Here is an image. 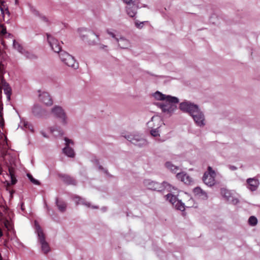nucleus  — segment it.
I'll use <instances>...</instances> for the list:
<instances>
[{"label":"nucleus","mask_w":260,"mask_h":260,"mask_svg":"<svg viewBox=\"0 0 260 260\" xmlns=\"http://www.w3.org/2000/svg\"><path fill=\"white\" fill-rule=\"evenodd\" d=\"M153 97L160 102H156L155 105L159 108L165 116H170L176 110L179 100L175 96L162 94L156 91Z\"/></svg>","instance_id":"nucleus-1"},{"label":"nucleus","mask_w":260,"mask_h":260,"mask_svg":"<svg viewBox=\"0 0 260 260\" xmlns=\"http://www.w3.org/2000/svg\"><path fill=\"white\" fill-rule=\"evenodd\" d=\"M35 232L38 235V241L40 245L41 251L43 253L47 254L50 251V247L48 243L46 241L45 236L38 222L35 221Z\"/></svg>","instance_id":"nucleus-2"},{"label":"nucleus","mask_w":260,"mask_h":260,"mask_svg":"<svg viewBox=\"0 0 260 260\" xmlns=\"http://www.w3.org/2000/svg\"><path fill=\"white\" fill-rule=\"evenodd\" d=\"M80 37L84 41H87L89 45H95L98 44L99 38L92 31L85 28L78 29Z\"/></svg>","instance_id":"nucleus-3"},{"label":"nucleus","mask_w":260,"mask_h":260,"mask_svg":"<svg viewBox=\"0 0 260 260\" xmlns=\"http://www.w3.org/2000/svg\"><path fill=\"white\" fill-rule=\"evenodd\" d=\"M143 185L149 189L157 191H161L165 189L168 191H171V185L165 181L160 183L150 179H145L143 181Z\"/></svg>","instance_id":"nucleus-4"},{"label":"nucleus","mask_w":260,"mask_h":260,"mask_svg":"<svg viewBox=\"0 0 260 260\" xmlns=\"http://www.w3.org/2000/svg\"><path fill=\"white\" fill-rule=\"evenodd\" d=\"M52 114L57 118L62 126H66L69 123V118L65 110L59 106H54L51 110Z\"/></svg>","instance_id":"nucleus-5"},{"label":"nucleus","mask_w":260,"mask_h":260,"mask_svg":"<svg viewBox=\"0 0 260 260\" xmlns=\"http://www.w3.org/2000/svg\"><path fill=\"white\" fill-rule=\"evenodd\" d=\"M123 137L132 144L140 147L146 146L148 144L147 140L138 133L127 134Z\"/></svg>","instance_id":"nucleus-6"},{"label":"nucleus","mask_w":260,"mask_h":260,"mask_svg":"<svg viewBox=\"0 0 260 260\" xmlns=\"http://www.w3.org/2000/svg\"><path fill=\"white\" fill-rule=\"evenodd\" d=\"M123 137L132 144L140 147L146 146L148 144L147 140L138 133L127 134Z\"/></svg>","instance_id":"nucleus-7"},{"label":"nucleus","mask_w":260,"mask_h":260,"mask_svg":"<svg viewBox=\"0 0 260 260\" xmlns=\"http://www.w3.org/2000/svg\"><path fill=\"white\" fill-rule=\"evenodd\" d=\"M59 57L64 63L68 66L76 69L78 68V63L76 61L74 57L65 51H60Z\"/></svg>","instance_id":"nucleus-8"},{"label":"nucleus","mask_w":260,"mask_h":260,"mask_svg":"<svg viewBox=\"0 0 260 260\" xmlns=\"http://www.w3.org/2000/svg\"><path fill=\"white\" fill-rule=\"evenodd\" d=\"M198 108L199 107L197 104L187 100L180 103V110L188 113L189 115L196 112Z\"/></svg>","instance_id":"nucleus-9"},{"label":"nucleus","mask_w":260,"mask_h":260,"mask_svg":"<svg viewBox=\"0 0 260 260\" xmlns=\"http://www.w3.org/2000/svg\"><path fill=\"white\" fill-rule=\"evenodd\" d=\"M171 191H169L170 193L165 196V198L167 201L171 203L175 208L177 209H179V199L178 198V194H175L178 193L177 189H174L173 187L171 186Z\"/></svg>","instance_id":"nucleus-10"},{"label":"nucleus","mask_w":260,"mask_h":260,"mask_svg":"<svg viewBox=\"0 0 260 260\" xmlns=\"http://www.w3.org/2000/svg\"><path fill=\"white\" fill-rule=\"evenodd\" d=\"M196 125L200 127H203L205 125V118L203 112L198 108L197 111L190 115Z\"/></svg>","instance_id":"nucleus-11"},{"label":"nucleus","mask_w":260,"mask_h":260,"mask_svg":"<svg viewBox=\"0 0 260 260\" xmlns=\"http://www.w3.org/2000/svg\"><path fill=\"white\" fill-rule=\"evenodd\" d=\"M66 147L62 149L63 153L69 157H74L75 153L74 149L71 147L73 146L74 142L68 138H64Z\"/></svg>","instance_id":"nucleus-12"},{"label":"nucleus","mask_w":260,"mask_h":260,"mask_svg":"<svg viewBox=\"0 0 260 260\" xmlns=\"http://www.w3.org/2000/svg\"><path fill=\"white\" fill-rule=\"evenodd\" d=\"M47 38L48 42L52 50L54 52L60 53L61 47L58 41L54 38L50 34H47Z\"/></svg>","instance_id":"nucleus-13"},{"label":"nucleus","mask_w":260,"mask_h":260,"mask_svg":"<svg viewBox=\"0 0 260 260\" xmlns=\"http://www.w3.org/2000/svg\"><path fill=\"white\" fill-rule=\"evenodd\" d=\"M117 38L116 41L118 44V47L121 49H128L132 47L131 41L124 36L119 35Z\"/></svg>","instance_id":"nucleus-14"},{"label":"nucleus","mask_w":260,"mask_h":260,"mask_svg":"<svg viewBox=\"0 0 260 260\" xmlns=\"http://www.w3.org/2000/svg\"><path fill=\"white\" fill-rule=\"evenodd\" d=\"M162 124L161 118L159 116H153L151 120L147 122L149 128H159Z\"/></svg>","instance_id":"nucleus-15"},{"label":"nucleus","mask_w":260,"mask_h":260,"mask_svg":"<svg viewBox=\"0 0 260 260\" xmlns=\"http://www.w3.org/2000/svg\"><path fill=\"white\" fill-rule=\"evenodd\" d=\"M259 180L256 178H249L246 180V187L250 191H255L259 185Z\"/></svg>","instance_id":"nucleus-16"},{"label":"nucleus","mask_w":260,"mask_h":260,"mask_svg":"<svg viewBox=\"0 0 260 260\" xmlns=\"http://www.w3.org/2000/svg\"><path fill=\"white\" fill-rule=\"evenodd\" d=\"M41 102L46 106H51L53 104V101L48 92H43L39 95Z\"/></svg>","instance_id":"nucleus-17"},{"label":"nucleus","mask_w":260,"mask_h":260,"mask_svg":"<svg viewBox=\"0 0 260 260\" xmlns=\"http://www.w3.org/2000/svg\"><path fill=\"white\" fill-rule=\"evenodd\" d=\"M194 196L202 200H207L208 198L207 193L200 187L197 186L193 189Z\"/></svg>","instance_id":"nucleus-18"},{"label":"nucleus","mask_w":260,"mask_h":260,"mask_svg":"<svg viewBox=\"0 0 260 260\" xmlns=\"http://www.w3.org/2000/svg\"><path fill=\"white\" fill-rule=\"evenodd\" d=\"M73 200L76 203L77 205L82 204L87 206V207H91L93 209L98 208L97 206H91V204L89 202H87L84 199L81 198L80 197L77 196H75Z\"/></svg>","instance_id":"nucleus-19"},{"label":"nucleus","mask_w":260,"mask_h":260,"mask_svg":"<svg viewBox=\"0 0 260 260\" xmlns=\"http://www.w3.org/2000/svg\"><path fill=\"white\" fill-rule=\"evenodd\" d=\"M203 181L205 184L209 186H212L215 184L214 177L213 176H209L207 172H205L202 178Z\"/></svg>","instance_id":"nucleus-20"},{"label":"nucleus","mask_w":260,"mask_h":260,"mask_svg":"<svg viewBox=\"0 0 260 260\" xmlns=\"http://www.w3.org/2000/svg\"><path fill=\"white\" fill-rule=\"evenodd\" d=\"M139 8V5L137 6H128L126 7V11L127 14L131 17H134L136 13L137 10Z\"/></svg>","instance_id":"nucleus-21"},{"label":"nucleus","mask_w":260,"mask_h":260,"mask_svg":"<svg viewBox=\"0 0 260 260\" xmlns=\"http://www.w3.org/2000/svg\"><path fill=\"white\" fill-rule=\"evenodd\" d=\"M45 112V110L42 108V107L38 104L35 105L32 109V112L36 116L40 117L42 116Z\"/></svg>","instance_id":"nucleus-22"},{"label":"nucleus","mask_w":260,"mask_h":260,"mask_svg":"<svg viewBox=\"0 0 260 260\" xmlns=\"http://www.w3.org/2000/svg\"><path fill=\"white\" fill-rule=\"evenodd\" d=\"M50 132L55 137L61 136L63 135V131L58 126H53L50 127Z\"/></svg>","instance_id":"nucleus-23"},{"label":"nucleus","mask_w":260,"mask_h":260,"mask_svg":"<svg viewBox=\"0 0 260 260\" xmlns=\"http://www.w3.org/2000/svg\"><path fill=\"white\" fill-rule=\"evenodd\" d=\"M180 178L181 181L186 184H190L192 182V178L184 172H180Z\"/></svg>","instance_id":"nucleus-24"},{"label":"nucleus","mask_w":260,"mask_h":260,"mask_svg":"<svg viewBox=\"0 0 260 260\" xmlns=\"http://www.w3.org/2000/svg\"><path fill=\"white\" fill-rule=\"evenodd\" d=\"M165 167L170 172L176 173L178 171V167L173 164L171 161H167L165 164Z\"/></svg>","instance_id":"nucleus-25"},{"label":"nucleus","mask_w":260,"mask_h":260,"mask_svg":"<svg viewBox=\"0 0 260 260\" xmlns=\"http://www.w3.org/2000/svg\"><path fill=\"white\" fill-rule=\"evenodd\" d=\"M220 193L223 197L227 201H230L232 197L231 193L230 191L225 188H221Z\"/></svg>","instance_id":"nucleus-26"},{"label":"nucleus","mask_w":260,"mask_h":260,"mask_svg":"<svg viewBox=\"0 0 260 260\" xmlns=\"http://www.w3.org/2000/svg\"><path fill=\"white\" fill-rule=\"evenodd\" d=\"M56 204L58 207V210L60 212H64L66 210L67 205L64 202L57 199L56 200Z\"/></svg>","instance_id":"nucleus-27"},{"label":"nucleus","mask_w":260,"mask_h":260,"mask_svg":"<svg viewBox=\"0 0 260 260\" xmlns=\"http://www.w3.org/2000/svg\"><path fill=\"white\" fill-rule=\"evenodd\" d=\"M13 47L14 49L18 51V52H19L21 54L22 53H24V50L25 49L23 48L22 45L15 40H13Z\"/></svg>","instance_id":"nucleus-28"},{"label":"nucleus","mask_w":260,"mask_h":260,"mask_svg":"<svg viewBox=\"0 0 260 260\" xmlns=\"http://www.w3.org/2000/svg\"><path fill=\"white\" fill-rule=\"evenodd\" d=\"M9 175L11 179V184L14 185L16 183L17 180L15 176L13 170L12 168L9 169Z\"/></svg>","instance_id":"nucleus-29"},{"label":"nucleus","mask_w":260,"mask_h":260,"mask_svg":"<svg viewBox=\"0 0 260 260\" xmlns=\"http://www.w3.org/2000/svg\"><path fill=\"white\" fill-rule=\"evenodd\" d=\"M128 6H137L139 4V0H122Z\"/></svg>","instance_id":"nucleus-30"},{"label":"nucleus","mask_w":260,"mask_h":260,"mask_svg":"<svg viewBox=\"0 0 260 260\" xmlns=\"http://www.w3.org/2000/svg\"><path fill=\"white\" fill-rule=\"evenodd\" d=\"M248 223L251 226H255L257 223V219L254 216H251L248 220Z\"/></svg>","instance_id":"nucleus-31"},{"label":"nucleus","mask_w":260,"mask_h":260,"mask_svg":"<svg viewBox=\"0 0 260 260\" xmlns=\"http://www.w3.org/2000/svg\"><path fill=\"white\" fill-rule=\"evenodd\" d=\"M186 208H190V207L185 206V204L180 200V211L182 212V215L183 216L186 215V212H185Z\"/></svg>","instance_id":"nucleus-32"},{"label":"nucleus","mask_w":260,"mask_h":260,"mask_svg":"<svg viewBox=\"0 0 260 260\" xmlns=\"http://www.w3.org/2000/svg\"><path fill=\"white\" fill-rule=\"evenodd\" d=\"M27 176L28 177L29 180L34 184L36 185H39L40 184V182L38 180L35 179L30 174H27Z\"/></svg>","instance_id":"nucleus-33"},{"label":"nucleus","mask_w":260,"mask_h":260,"mask_svg":"<svg viewBox=\"0 0 260 260\" xmlns=\"http://www.w3.org/2000/svg\"><path fill=\"white\" fill-rule=\"evenodd\" d=\"M207 171H208V172H207V174H209V176H213V177H215L216 173H215V171L213 170V169L211 167H210V166L208 167Z\"/></svg>","instance_id":"nucleus-34"},{"label":"nucleus","mask_w":260,"mask_h":260,"mask_svg":"<svg viewBox=\"0 0 260 260\" xmlns=\"http://www.w3.org/2000/svg\"><path fill=\"white\" fill-rule=\"evenodd\" d=\"M107 33L111 37L114 38L115 40V41H116V39L117 38V37H118L120 35L115 34L113 31H112L110 29H107Z\"/></svg>","instance_id":"nucleus-35"},{"label":"nucleus","mask_w":260,"mask_h":260,"mask_svg":"<svg viewBox=\"0 0 260 260\" xmlns=\"http://www.w3.org/2000/svg\"><path fill=\"white\" fill-rule=\"evenodd\" d=\"M21 54L27 58L32 59L35 57L34 55L26 51L25 50H24V53H22Z\"/></svg>","instance_id":"nucleus-36"},{"label":"nucleus","mask_w":260,"mask_h":260,"mask_svg":"<svg viewBox=\"0 0 260 260\" xmlns=\"http://www.w3.org/2000/svg\"><path fill=\"white\" fill-rule=\"evenodd\" d=\"M7 34L6 26L2 24H0V35L3 36Z\"/></svg>","instance_id":"nucleus-37"},{"label":"nucleus","mask_w":260,"mask_h":260,"mask_svg":"<svg viewBox=\"0 0 260 260\" xmlns=\"http://www.w3.org/2000/svg\"><path fill=\"white\" fill-rule=\"evenodd\" d=\"M4 225L5 226V228L9 231L11 230L12 229L13 227H12V225L11 224V223L8 220H5L4 222Z\"/></svg>","instance_id":"nucleus-38"},{"label":"nucleus","mask_w":260,"mask_h":260,"mask_svg":"<svg viewBox=\"0 0 260 260\" xmlns=\"http://www.w3.org/2000/svg\"><path fill=\"white\" fill-rule=\"evenodd\" d=\"M151 135L153 137H157L159 135L158 128H151Z\"/></svg>","instance_id":"nucleus-39"},{"label":"nucleus","mask_w":260,"mask_h":260,"mask_svg":"<svg viewBox=\"0 0 260 260\" xmlns=\"http://www.w3.org/2000/svg\"><path fill=\"white\" fill-rule=\"evenodd\" d=\"M145 22H146V21L139 22L138 20H136L135 22V24L137 28L141 29L143 27V24Z\"/></svg>","instance_id":"nucleus-40"},{"label":"nucleus","mask_w":260,"mask_h":260,"mask_svg":"<svg viewBox=\"0 0 260 260\" xmlns=\"http://www.w3.org/2000/svg\"><path fill=\"white\" fill-rule=\"evenodd\" d=\"M23 126L25 128L28 129L32 132H33V126L31 124H30L28 122L24 121L23 122Z\"/></svg>","instance_id":"nucleus-41"},{"label":"nucleus","mask_w":260,"mask_h":260,"mask_svg":"<svg viewBox=\"0 0 260 260\" xmlns=\"http://www.w3.org/2000/svg\"><path fill=\"white\" fill-rule=\"evenodd\" d=\"M228 202L233 205H237L239 202V201L237 198H234L233 196H232L231 201Z\"/></svg>","instance_id":"nucleus-42"},{"label":"nucleus","mask_w":260,"mask_h":260,"mask_svg":"<svg viewBox=\"0 0 260 260\" xmlns=\"http://www.w3.org/2000/svg\"><path fill=\"white\" fill-rule=\"evenodd\" d=\"M108 46L103 44H100L99 48L103 50H107Z\"/></svg>","instance_id":"nucleus-43"},{"label":"nucleus","mask_w":260,"mask_h":260,"mask_svg":"<svg viewBox=\"0 0 260 260\" xmlns=\"http://www.w3.org/2000/svg\"><path fill=\"white\" fill-rule=\"evenodd\" d=\"M229 168L231 171H235L237 169L236 166L232 165H229Z\"/></svg>","instance_id":"nucleus-44"},{"label":"nucleus","mask_w":260,"mask_h":260,"mask_svg":"<svg viewBox=\"0 0 260 260\" xmlns=\"http://www.w3.org/2000/svg\"><path fill=\"white\" fill-rule=\"evenodd\" d=\"M98 168H99V170H102V171H104L105 173L107 172V171L106 170H105V169L101 166H99L98 167Z\"/></svg>","instance_id":"nucleus-45"},{"label":"nucleus","mask_w":260,"mask_h":260,"mask_svg":"<svg viewBox=\"0 0 260 260\" xmlns=\"http://www.w3.org/2000/svg\"><path fill=\"white\" fill-rule=\"evenodd\" d=\"M41 134L43 135V136L45 138H47V136L46 135V134L44 133V132H41Z\"/></svg>","instance_id":"nucleus-46"},{"label":"nucleus","mask_w":260,"mask_h":260,"mask_svg":"<svg viewBox=\"0 0 260 260\" xmlns=\"http://www.w3.org/2000/svg\"><path fill=\"white\" fill-rule=\"evenodd\" d=\"M5 11L6 13H7L8 14H10L9 11V10L7 9H6Z\"/></svg>","instance_id":"nucleus-47"},{"label":"nucleus","mask_w":260,"mask_h":260,"mask_svg":"<svg viewBox=\"0 0 260 260\" xmlns=\"http://www.w3.org/2000/svg\"><path fill=\"white\" fill-rule=\"evenodd\" d=\"M70 183H71V184H74V180H72L71 181V182H70Z\"/></svg>","instance_id":"nucleus-48"},{"label":"nucleus","mask_w":260,"mask_h":260,"mask_svg":"<svg viewBox=\"0 0 260 260\" xmlns=\"http://www.w3.org/2000/svg\"><path fill=\"white\" fill-rule=\"evenodd\" d=\"M2 172V168L0 166V174H1Z\"/></svg>","instance_id":"nucleus-49"},{"label":"nucleus","mask_w":260,"mask_h":260,"mask_svg":"<svg viewBox=\"0 0 260 260\" xmlns=\"http://www.w3.org/2000/svg\"><path fill=\"white\" fill-rule=\"evenodd\" d=\"M1 11L3 13H5L4 10L2 8H1Z\"/></svg>","instance_id":"nucleus-50"},{"label":"nucleus","mask_w":260,"mask_h":260,"mask_svg":"<svg viewBox=\"0 0 260 260\" xmlns=\"http://www.w3.org/2000/svg\"><path fill=\"white\" fill-rule=\"evenodd\" d=\"M23 207V205H21V209H22V210H23V207Z\"/></svg>","instance_id":"nucleus-51"},{"label":"nucleus","mask_w":260,"mask_h":260,"mask_svg":"<svg viewBox=\"0 0 260 260\" xmlns=\"http://www.w3.org/2000/svg\"><path fill=\"white\" fill-rule=\"evenodd\" d=\"M179 175V173H177L176 176L177 177Z\"/></svg>","instance_id":"nucleus-52"}]
</instances>
